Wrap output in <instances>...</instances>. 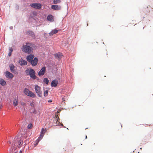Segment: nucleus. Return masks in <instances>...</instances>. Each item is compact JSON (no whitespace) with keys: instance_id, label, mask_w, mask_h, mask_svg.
Here are the masks:
<instances>
[{"instance_id":"12","label":"nucleus","mask_w":153,"mask_h":153,"mask_svg":"<svg viewBox=\"0 0 153 153\" xmlns=\"http://www.w3.org/2000/svg\"><path fill=\"white\" fill-rule=\"evenodd\" d=\"M5 76L7 78L12 79L13 77V75L8 71H6L5 72Z\"/></svg>"},{"instance_id":"1","label":"nucleus","mask_w":153,"mask_h":153,"mask_svg":"<svg viewBox=\"0 0 153 153\" xmlns=\"http://www.w3.org/2000/svg\"><path fill=\"white\" fill-rule=\"evenodd\" d=\"M13 143V144H12L11 148V151L12 152L16 153V151H15V150L14 149V146H20L22 144L23 142L21 140H20V139L17 136L15 137V140L14 141Z\"/></svg>"},{"instance_id":"14","label":"nucleus","mask_w":153,"mask_h":153,"mask_svg":"<svg viewBox=\"0 0 153 153\" xmlns=\"http://www.w3.org/2000/svg\"><path fill=\"white\" fill-rule=\"evenodd\" d=\"M19 63L21 65H25L27 64V62L25 60L22 59H20L19 60Z\"/></svg>"},{"instance_id":"5","label":"nucleus","mask_w":153,"mask_h":153,"mask_svg":"<svg viewBox=\"0 0 153 153\" xmlns=\"http://www.w3.org/2000/svg\"><path fill=\"white\" fill-rule=\"evenodd\" d=\"M35 90L38 96L39 97H42V91L41 90L40 87L38 85L35 86Z\"/></svg>"},{"instance_id":"13","label":"nucleus","mask_w":153,"mask_h":153,"mask_svg":"<svg viewBox=\"0 0 153 153\" xmlns=\"http://www.w3.org/2000/svg\"><path fill=\"white\" fill-rule=\"evenodd\" d=\"M58 83V82L57 80L55 79L53 80L51 83V86L52 87H56L57 86Z\"/></svg>"},{"instance_id":"10","label":"nucleus","mask_w":153,"mask_h":153,"mask_svg":"<svg viewBox=\"0 0 153 153\" xmlns=\"http://www.w3.org/2000/svg\"><path fill=\"white\" fill-rule=\"evenodd\" d=\"M34 56L32 54L28 55L26 57L27 60L29 62H30L33 59Z\"/></svg>"},{"instance_id":"11","label":"nucleus","mask_w":153,"mask_h":153,"mask_svg":"<svg viewBox=\"0 0 153 153\" xmlns=\"http://www.w3.org/2000/svg\"><path fill=\"white\" fill-rule=\"evenodd\" d=\"M51 8L53 10H58L61 9V7L60 5H51Z\"/></svg>"},{"instance_id":"24","label":"nucleus","mask_w":153,"mask_h":153,"mask_svg":"<svg viewBox=\"0 0 153 153\" xmlns=\"http://www.w3.org/2000/svg\"><path fill=\"white\" fill-rule=\"evenodd\" d=\"M27 33L30 35H33V32L31 31H27Z\"/></svg>"},{"instance_id":"28","label":"nucleus","mask_w":153,"mask_h":153,"mask_svg":"<svg viewBox=\"0 0 153 153\" xmlns=\"http://www.w3.org/2000/svg\"><path fill=\"white\" fill-rule=\"evenodd\" d=\"M11 53H12L9 52V53H8V56H11Z\"/></svg>"},{"instance_id":"33","label":"nucleus","mask_w":153,"mask_h":153,"mask_svg":"<svg viewBox=\"0 0 153 153\" xmlns=\"http://www.w3.org/2000/svg\"><path fill=\"white\" fill-rule=\"evenodd\" d=\"M9 143H11V142L10 141H9Z\"/></svg>"},{"instance_id":"6","label":"nucleus","mask_w":153,"mask_h":153,"mask_svg":"<svg viewBox=\"0 0 153 153\" xmlns=\"http://www.w3.org/2000/svg\"><path fill=\"white\" fill-rule=\"evenodd\" d=\"M46 131L47 129L46 128L44 129L43 128H42L40 135L38 137L39 141L42 138Z\"/></svg>"},{"instance_id":"8","label":"nucleus","mask_w":153,"mask_h":153,"mask_svg":"<svg viewBox=\"0 0 153 153\" xmlns=\"http://www.w3.org/2000/svg\"><path fill=\"white\" fill-rule=\"evenodd\" d=\"M38 61V59L36 57H35L30 62L33 66H34L37 65Z\"/></svg>"},{"instance_id":"16","label":"nucleus","mask_w":153,"mask_h":153,"mask_svg":"<svg viewBox=\"0 0 153 153\" xmlns=\"http://www.w3.org/2000/svg\"><path fill=\"white\" fill-rule=\"evenodd\" d=\"M58 30L56 29H54L52 30L49 33V35L50 36H52L53 34H56L58 33Z\"/></svg>"},{"instance_id":"19","label":"nucleus","mask_w":153,"mask_h":153,"mask_svg":"<svg viewBox=\"0 0 153 153\" xmlns=\"http://www.w3.org/2000/svg\"><path fill=\"white\" fill-rule=\"evenodd\" d=\"M62 56V53H57L55 55V56L58 59L60 58Z\"/></svg>"},{"instance_id":"27","label":"nucleus","mask_w":153,"mask_h":153,"mask_svg":"<svg viewBox=\"0 0 153 153\" xmlns=\"http://www.w3.org/2000/svg\"><path fill=\"white\" fill-rule=\"evenodd\" d=\"M30 106L31 107H34V102H31L30 103Z\"/></svg>"},{"instance_id":"30","label":"nucleus","mask_w":153,"mask_h":153,"mask_svg":"<svg viewBox=\"0 0 153 153\" xmlns=\"http://www.w3.org/2000/svg\"><path fill=\"white\" fill-rule=\"evenodd\" d=\"M52 102V101L51 100H49L48 101V102Z\"/></svg>"},{"instance_id":"17","label":"nucleus","mask_w":153,"mask_h":153,"mask_svg":"<svg viewBox=\"0 0 153 153\" xmlns=\"http://www.w3.org/2000/svg\"><path fill=\"white\" fill-rule=\"evenodd\" d=\"M18 100L17 98L14 99L13 101V104L14 106H16L18 104Z\"/></svg>"},{"instance_id":"26","label":"nucleus","mask_w":153,"mask_h":153,"mask_svg":"<svg viewBox=\"0 0 153 153\" xmlns=\"http://www.w3.org/2000/svg\"><path fill=\"white\" fill-rule=\"evenodd\" d=\"M9 52L12 53L13 51V49L12 48H10L9 49Z\"/></svg>"},{"instance_id":"22","label":"nucleus","mask_w":153,"mask_h":153,"mask_svg":"<svg viewBox=\"0 0 153 153\" xmlns=\"http://www.w3.org/2000/svg\"><path fill=\"white\" fill-rule=\"evenodd\" d=\"M44 82L47 85L48 84L49 82V80L47 78H45L43 80Z\"/></svg>"},{"instance_id":"32","label":"nucleus","mask_w":153,"mask_h":153,"mask_svg":"<svg viewBox=\"0 0 153 153\" xmlns=\"http://www.w3.org/2000/svg\"><path fill=\"white\" fill-rule=\"evenodd\" d=\"M87 136H85V139H86L87 138Z\"/></svg>"},{"instance_id":"29","label":"nucleus","mask_w":153,"mask_h":153,"mask_svg":"<svg viewBox=\"0 0 153 153\" xmlns=\"http://www.w3.org/2000/svg\"><path fill=\"white\" fill-rule=\"evenodd\" d=\"M62 100L63 101H65V98H62Z\"/></svg>"},{"instance_id":"3","label":"nucleus","mask_w":153,"mask_h":153,"mask_svg":"<svg viewBox=\"0 0 153 153\" xmlns=\"http://www.w3.org/2000/svg\"><path fill=\"white\" fill-rule=\"evenodd\" d=\"M26 72L27 74L30 76V77L33 79H36V76L35 75V71L32 69L26 70Z\"/></svg>"},{"instance_id":"2","label":"nucleus","mask_w":153,"mask_h":153,"mask_svg":"<svg viewBox=\"0 0 153 153\" xmlns=\"http://www.w3.org/2000/svg\"><path fill=\"white\" fill-rule=\"evenodd\" d=\"M31 44L29 43H27L26 45H23L22 47V51L24 52L29 54L31 53L33 50V48L30 47Z\"/></svg>"},{"instance_id":"20","label":"nucleus","mask_w":153,"mask_h":153,"mask_svg":"<svg viewBox=\"0 0 153 153\" xmlns=\"http://www.w3.org/2000/svg\"><path fill=\"white\" fill-rule=\"evenodd\" d=\"M14 66L13 65H11L10 67V69L11 70V71L12 72H14Z\"/></svg>"},{"instance_id":"34","label":"nucleus","mask_w":153,"mask_h":153,"mask_svg":"<svg viewBox=\"0 0 153 153\" xmlns=\"http://www.w3.org/2000/svg\"><path fill=\"white\" fill-rule=\"evenodd\" d=\"M22 153V152L20 151V153Z\"/></svg>"},{"instance_id":"9","label":"nucleus","mask_w":153,"mask_h":153,"mask_svg":"<svg viewBox=\"0 0 153 153\" xmlns=\"http://www.w3.org/2000/svg\"><path fill=\"white\" fill-rule=\"evenodd\" d=\"M46 70V67H43L40 71L38 73V75L39 76H42L45 73V71Z\"/></svg>"},{"instance_id":"31","label":"nucleus","mask_w":153,"mask_h":153,"mask_svg":"<svg viewBox=\"0 0 153 153\" xmlns=\"http://www.w3.org/2000/svg\"><path fill=\"white\" fill-rule=\"evenodd\" d=\"M56 117H58L59 115H58V114H57V115H56Z\"/></svg>"},{"instance_id":"23","label":"nucleus","mask_w":153,"mask_h":153,"mask_svg":"<svg viewBox=\"0 0 153 153\" xmlns=\"http://www.w3.org/2000/svg\"><path fill=\"white\" fill-rule=\"evenodd\" d=\"M33 127V125L31 123H30L28 124L27 126V128L28 129H30L31 128Z\"/></svg>"},{"instance_id":"25","label":"nucleus","mask_w":153,"mask_h":153,"mask_svg":"<svg viewBox=\"0 0 153 153\" xmlns=\"http://www.w3.org/2000/svg\"><path fill=\"white\" fill-rule=\"evenodd\" d=\"M48 95V91L46 90L44 92V95L45 97H46Z\"/></svg>"},{"instance_id":"18","label":"nucleus","mask_w":153,"mask_h":153,"mask_svg":"<svg viewBox=\"0 0 153 153\" xmlns=\"http://www.w3.org/2000/svg\"><path fill=\"white\" fill-rule=\"evenodd\" d=\"M0 84L2 86H4L6 85V82L4 79H0Z\"/></svg>"},{"instance_id":"7","label":"nucleus","mask_w":153,"mask_h":153,"mask_svg":"<svg viewBox=\"0 0 153 153\" xmlns=\"http://www.w3.org/2000/svg\"><path fill=\"white\" fill-rule=\"evenodd\" d=\"M30 6L36 9H39L42 7V4L40 3H32L30 4Z\"/></svg>"},{"instance_id":"36","label":"nucleus","mask_w":153,"mask_h":153,"mask_svg":"<svg viewBox=\"0 0 153 153\" xmlns=\"http://www.w3.org/2000/svg\"><path fill=\"white\" fill-rule=\"evenodd\" d=\"M13 153H14V152H13Z\"/></svg>"},{"instance_id":"21","label":"nucleus","mask_w":153,"mask_h":153,"mask_svg":"<svg viewBox=\"0 0 153 153\" xmlns=\"http://www.w3.org/2000/svg\"><path fill=\"white\" fill-rule=\"evenodd\" d=\"M61 2L60 0H53V3L54 4H57L58 3H60Z\"/></svg>"},{"instance_id":"15","label":"nucleus","mask_w":153,"mask_h":153,"mask_svg":"<svg viewBox=\"0 0 153 153\" xmlns=\"http://www.w3.org/2000/svg\"><path fill=\"white\" fill-rule=\"evenodd\" d=\"M47 19L51 22H53L54 21L53 16L51 15H49L47 17Z\"/></svg>"},{"instance_id":"35","label":"nucleus","mask_w":153,"mask_h":153,"mask_svg":"<svg viewBox=\"0 0 153 153\" xmlns=\"http://www.w3.org/2000/svg\"><path fill=\"white\" fill-rule=\"evenodd\" d=\"M62 125L63 126V125L62 124Z\"/></svg>"},{"instance_id":"4","label":"nucleus","mask_w":153,"mask_h":153,"mask_svg":"<svg viewBox=\"0 0 153 153\" xmlns=\"http://www.w3.org/2000/svg\"><path fill=\"white\" fill-rule=\"evenodd\" d=\"M24 94L32 98H34L36 97V95L32 91H29L28 89L25 88L24 90Z\"/></svg>"}]
</instances>
